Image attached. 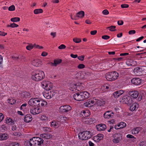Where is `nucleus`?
<instances>
[{"instance_id": "obj_1", "label": "nucleus", "mask_w": 146, "mask_h": 146, "mask_svg": "<svg viewBox=\"0 0 146 146\" xmlns=\"http://www.w3.org/2000/svg\"><path fill=\"white\" fill-rule=\"evenodd\" d=\"M89 97L90 94L86 91L78 92L73 96V98L75 100L79 101H83Z\"/></svg>"}, {"instance_id": "obj_2", "label": "nucleus", "mask_w": 146, "mask_h": 146, "mask_svg": "<svg viewBox=\"0 0 146 146\" xmlns=\"http://www.w3.org/2000/svg\"><path fill=\"white\" fill-rule=\"evenodd\" d=\"M43 141V139L41 138L35 137L30 139L27 144H29L30 146H42Z\"/></svg>"}, {"instance_id": "obj_3", "label": "nucleus", "mask_w": 146, "mask_h": 146, "mask_svg": "<svg viewBox=\"0 0 146 146\" xmlns=\"http://www.w3.org/2000/svg\"><path fill=\"white\" fill-rule=\"evenodd\" d=\"M44 77L45 74L44 72L40 71L36 73H33L32 74L31 78L34 80L39 81L42 80Z\"/></svg>"}, {"instance_id": "obj_4", "label": "nucleus", "mask_w": 146, "mask_h": 146, "mask_svg": "<svg viewBox=\"0 0 146 146\" xmlns=\"http://www.w3.org/2000/svg\"><path fill=\"white\" fill-rule=\"evenodd\" d=\"M92 136V133L89 131H85L80 132L78 134L79 138L82 140H86L90 138Z\"/></svg>"}, {"instance_id": "obj_5", "label": "nucleus", "mask_w": 146, "mask_h": 146, "mask_svg": "<svg viewBox=\"0 0 146 146\" xmlns=\"http://www.w3.org/2000/svg\"><path fill=\"white\" fill-rule=\"evenodd\" d=\"M118 77V73L115 71L108 72L106 75V78L110 81L115 80L117 79Z\"/></svg>"}, {"instance_id": "obj_6", "label": "nucleus", "mask_w": 146, "mask_h": 146, "mask_svg": "<svg viewBox=\"0 0 146 146\" xmlns=\"http://www.w3.org/2000/svg\"><path fill=\"white\" fill-rule=\"evenodd\" d=\"M133 72L137 76H140L146 73V66H143L135 68Z\"/></svg>"}, {"instance_id": "obj_7", "label": "nucleus", "mask_w": 146, "mask_h": 146, "mask_svg": "<svg viewBox=\"0 0 146 146\" xmlns=\"http://www.w3.org/2000/svg\"><path fill=\"white\" fill-rule=\"evenodd\" d=\"M41 85L42 87L45 89L46 91L51 90L53 87L52 84L48 81H43Z\"/></svg>"}, {"instance_id": "obj_8", "label": "nucleus", "mask_w": 146, "mask_h": 146, "mask_svg": "<svg viewBox=\"0 0 146 146\" xmlns=\"http://www.w3.org/2000/svg\"><path fill=\"white\" fill-rule=\"evenodd\" d=\"M71 109V107L69 105H64L60 106L59 109L60 113H65L68 112Z\"/></svg>"}, {"instance_id": "obj_9", "label": "nucleus", "mask_w": 146, "mask_h": 146, "mask_svg": "<svg viewBox=\"0 0 146 146\" xmlns=\"http://www.w3.org/2000/svg\"><path fill=\"white\" fill-rule=\"evenodd\" d=\"M122 135L120 133H115L113 135V139L112 140L113 143L115 144L119 143L122 140Z\"/></svg>"}, {"instance_id": "obj_10", "label": "nucleus", "mask_w": 146, "mask_h": 146, "mask_svg": "<svg viewBox=\"0 0 146 146\" xmlns=\"http://www.w3.org/2000/svg\"><path fill=\"white\" fill-rule=\"evenodd\" d=\"M39 99L37 98H31L29 101V104L31 106L38 107Z\"/></svg>"}, {"instance_id": "obj_11", "label": "nucleus", "mask_w": 146, "mask_h": 146, "mask_svg": "<svg viewBox=\"0 0 146 146\" xmlns=\"http://www.w3.org/2000/svg\"><path fill=\"white\" fill-rule=\"evenodd\" d=\"M55 94V93L53 91L52 92L51 90H46L44 92L43 96L46 98L50 99Z\"/></svg>"}, {"instance_id": "obj_12", "label": "nucleus", "mask_w": 146, "mask_h": 146, "mask_svg": "<svg viewBox=\"0 0 146 146\" xmlns=\"http://www.w3.org/2000/svg\"><path fill=\"white\" fill-rule=\"evenodd\" d=\"M42 111L41 109L38 107L33 106L30 110V112L33 115H36L39 114Z\"/></svg>"}, {"instance_id": "obj_13", "label": "nucleus", "mask_w": 146, "mask_h": 146, "mask_svg": "<svg viewBox=\"0 0 146 146\" xmlns=\"http://www.w3.org/2000/svg\"><path fill=\"white\" fill-rule=\"evenodd\" d=\"M114 115V113L111 111H108L104 113L103 116L105 119H110L113 117Z\"/></svg>"}, {"instance_id": "obj_14", "label": "nucleus", "mask_w": 146, "mask_h": 146, "mask_svg": "<svg viewBox=\"0 0 146 146\" xmlns=\"http://www.w3.org/2000/svg\"><path fill=\"white\" fill-rule=\"evenodd\" d=\"M122 101L123 104H129L130 105V104L132 103V99L131 98L127 96H124L122 98Z\"/></svg>"}, {"instance_id": "obj_15", "label": "nucleus", "mask_w": 146, "mask_h": 146, "mask_svg": "<svg viewBox=\"0 0 146 146\" xmlns=\"http://www.w3.org/2000/svg\"><path fill=\"white\" fill-rule=\"evenodd\" d=\"M84 15V12L81 11L78 13L76 15L74 16L73 17L72 15H70L71 19L73 20H76L78 19V17H80L81 18H82Z\"/></svg>"}, {"instance_id": "obj_16", "label": "nucleus", "mask_w": 146, "mask_h": 146, "mask_svg": "<svg viewBox=\"0 0 146 146\" xmlns=\"http://www.w3.org/2000/svg\"><path fill=\"white\" fill-rule=\"evenodd\" d=\"M124 92V91L122 90H117L113 93L112 96H113L115 98H117L122 95Z\"/></svg>"}, {"instance_id": "obj_17", "label": "nucleus", "mask_w": 146, "mask_h": 146, "mask_svg": "<svg viewBox=\"0 0 146 146\" xmlns=\"http://www.w3.org/2000/svg\"><path fill=\"white\" fill-rule=\"evenodd\" d=\"M131 83L135 85H139L141 83V80L138 78H133L131 80Z\"/></svg>"}, {"instance_id": "obj_18", "label": "nucleus", "mask_w": 146, "mask_h": 146, "mask_svg": "<svg viewBox=\"0 0 146 146\" xmlns=\"http://www.w3.org/2000/svg\"><path fill=\"white\" fill-rule=\"evenodd\" d=\"M128 94L133 99H134L138 97L139 95V93L137 91H133L129 92Z\"/></svg>"}, {"instance_id": "obj_19", "label": "nucleus", "mask_w": 146, "mask_h": 146, "mask_svg": "<svg viewBox=\"0 0 146 146\" xmlns=\"http://www.w3.org/2000/svg\"><path fill=\"white\" fill-rule=\"evenodd\" d=\"M41 61L39 59H36L32 61L31 64L34 66L38 67L41 65Z\"/></svg>"}, {"instance_id": "obj_20", "label": "nucleus", "mask_w": 146, "mask_h": 146, "mask_svg": "<svg viewBox=\"0 0 146 146\" xmlns=\"http://www.w3.org/2000/svg\"><path fill=\"white\" fill-rule=\"evenodd\" d=\"M130 105L131 106L129 108V110L132 111L136 110L138 108V104L137 103L135 102L132 104H130Z\"/></svg>"}, {"instance_id": "obj_21", "label": "nucleus", "mask_w": 146, "mask_h": 146, "mask_svg": "<svg viewBox=\"0 0 146 146\" xmlns=\"http://www.w3.org/2000/svg\"><path fill=\"white\" fill-rule=\"evenodd\" d=\"M33 119V117L31 115L27 114L25 116L24 118V121L26 123H29L31 122Z\"/></svg>"}, {"instance_id": "obj_22", "label": "nucleus", "mask_w": 146, "mask_h": 146, "mask_svg": "<svg viewBox=\"0 0 146 146\" xmlns=\"http://www.w3.org/2000/svg\"><path fill=\"white\" fill-rule=\"evenodd\" d=\"M106 125L104 124H100L96 126L97 129L98 131H104L106 129Z\"/></svg>"}, {"instance_id": "obj_23", "label": "nucleus", "mask_w": 146, "mask_h": 146, "mask_svg": "<svg viewBox=\"0 0 146 146\" xmlns=\"http://www.w3.org/2000/svg\"><path fill=\"white\" fill-rule=\"evenodd\" d=\"M21 97L22 98H29L31 97V94L29 92L25 91L21 93Z\"/></svg>"}, {"instance_id": "obj_24", "label": "nucleus", "mask_w": 146, "mask_h": 146, "mask_svg": "<svg viewBox=\"0 0 146 146\" xmlns=\"http://www.w3.org/2000/svg\"><path fill=\"white\" fill-rule=\"evenodd\" d=\"M62 61V60L61 59H55L54 60L53 63L50 62L49 64H50L52 66H56L57 65L61 63Z\"/></svg>"}, {"instance_id": "obj_25", "label": "nucleus", "mask_w": 146, "mask_h": 146, "mask_svg": "<svg viewBox=\"0 0 146 146\" xmlns=\"http://www.w3.org/2000/svg\"><path fill=\"white\" fill-rule=\"evenodd\" d=\"M47 104V102L42 99H39L38 107H39L46 106Z\"/></svg>"}, {"instance_id": "obj_26", "label": "nucleus", "mask_w": 146, "mask_h": 146, "mask_svg": "<svg viewBox=\"0 0 146 146\" xmlns=\"http://www.w3.org/2000/svg\"><path fill=\"white\" fill-rule=\"evenodd\" d=\"M104 138V135L102 134H98L97 135L94 137V139L95 141H98L101 140Z\"/></svg>"}, {"instance_id": "obj_27", "label": "nucleus", "mask_w": 146, "mask_h": 146, "mask_svg": "<svg viewBox=\"0 0 146 146\" xmlns=\"http://www.w3.org/2000/svg\"><path fill=\"white\" fill-rule=\"evenodd\" d=\"M9 137L8 135L5 133H0V140H5L7 139Z\"/></svg>"}, {"instance_id": "obj_28", "label": "nucleus", "mask_w": 146, "mask_h": 146, "mask_svg": "<svg viewBox=\"0 0 146 146\" xmlns=\"http://www.w3.org/2000/svg\"><path fill=\"white\" fill-rule=\"evenodd\" d=\"M79 86L77 85L76 84L74 85H72L70 87V89L71 91H75L76 90L79 91L78 90V88Z\"/></svg>"}, {"instance_id": "obj_29", "label": "nucleus", "mask_w": 146, "mask_h": 146, "mask_svg": "<svg viewBox=\"0 0 146 146\" xmlns=\"http://www.w3.org/2000/svg\"><path fill=\"white\" fill-rule=\"evenodd\" d=\"M41 119L42 120L50 121V116L49 115H43L41 116Z\"/></svg>"}, {"instance_id": "obj_30", "label": "nucleus", "mask_w": 146, "mask_h": 146, "mask_svg": "<svg viewBox=\"0 0 146 146\" xmlns=\"http://www.w3.org/2000/svg\"><path fill=\"white\" fill-rule=\"evenodd\" d=\"M80 115H82L83 117H87L90 114L87 110H83L81 111Z\"/></svg>"}, {"instance_id": "obj_31", "label": "nucleus", "mask_w": 146, "mask_h": 146, "mask_svg": "<svg viewBox=\"0 0 146 146\" xmlns=\"http://www.w3.org/2000/svg\"><path fill=\"white\" fill-rule=\"evenodd\" d=\"M40 137L46 139H48L51 138V136L50 134L44 133L41 134L40 135Z\"/></svg>"}, {"instance_id": "obj_32", "label": "nucleus", "mask_w": 146, "mask_h": 146, "mask_svg": "<svg viewBox=\"0 0 146 146\" xmlns=\"http://www.w3.org/2000/svg\"><path fill=\"white\" fill-rule=\"evenodd\" d=\"M6 123H10V125L14 124V121L10 117H7L5 119Z\"/></svg>"}, {"instance_id": "obj_33", "label": "nucleus", "mask_w": 146, "mask_h": 146, "mask_svg": "<svg viewBox=\"0 0 146 146\" xmlns=\"http://www.w3.org/2000/svg\"><path fill=\"white\" fill-rule=\"evenodd\" d=\"M139 131V128L138 127L134 128L131 130V133L133 134H136L138 133Z\"/></svg>"}, {"instance_id": "obj_34", "label": "nucleus", "mask_w": 146, "mask_h": 146, "mask_svg": "<svg viewBox=\"0 0 146 146\" xmlns=\"http://www.w3.org/2000/svg\"><path fill=\"white\" fill-rule=\"evenodd\" d=\"M42 12L43 10L41 9H35L34 11V13L36 14L42 13Z\"/></svg>"}, {"instance_id": "obj_35", "label": "nucleus", "mask_w": 146, "mask_h": 146, "mask_svg": "<svg viewBox=\"0 0 146 146\" xmlns=\"http://www.w3.org/2000/svg\"><path fill=\"white\" fill-rule=\"evenodd\" d=\"M20 19L18 17H15L11 19V21L13 22H17L19 21Z\"/></svg>"}, {"instance_id": "obj_36", "label": "nucleus", "mask_w": 146, "mask_h": 146, "mask_svg": "<svg viewBox=\"0 0 146 146\" xmlns=\"http://www.w3.org/2000/svg\"><path fill=\"white\" fill-rule=\"evenodd\" d=\"M119 124L120 126V128H121V129L125 127L126 126V124L123 122H121L119 123Z\"/></svg>"}, {"instance_id": "obj_37", "label": "nucleus", "mask_w": 146, "mask_h": 146, "mask_svg": "<svg viewBox=\"0 0 146 146\" xmlns=\"http://www.w3.org/2000/svg\"><path fill=\"white\" fill-rule=\"evenodd\" d=\"M19 143L17 142H13L10 144L9 146H19Z\"/></svg>"}, {"instance_id": "obj_38", "label": "nucleus", "mask_w": 146, "mask_h": 146, "mask_svg": "<svg viewBox=\"0 0 146 146\" xmlns=\"http://www.w3.org/2000/svg\"><path fill=\"white\" fill-rule=\"evenodd\" d=\"M21 134L20 132H15L13 133L12 135L15 136L16 137L18 138L21 135Z\"/></svg>"}, {"instance_id": "obj_39", "label": "nucleus", "mask_w": 146, "mask_h": 146, "mask_svg": "<svg viewBox=\"0 0 146 146\" xmlns=\"http://www.w3.org/2000/svg\"><path fill=\"white\" fill-rule=\"evenodd\" d=\"M116 27L115 26H111L107 27V29H109V30L111 31H113L115 30V28Z\"/></svg>"}, {"instance_id": "obj_40", "label": "nucleus", "mask_w": 146, "mask_h": 146, "mask_svg": "<svg viewBox=\"0 0 146 146\" xmlns=\"http://www.w3.org/2000/svg\"><path fill=\"white\" fill-rule=\"evenodd\" d=\"M97 104L98 106H103L105 104V102L104 101H102L101 100H98L97 102Z\"/></svg>"}, {"instance_id": "obj_41", "label": "nucleus", "mask_w": 146, "mask_h": 146, "mask_svg": "<svg viewBox=\"0 0 146 146\" xmlns=\"http://www.w3.org/2000/svg\"><path fill=\"white\" fill-rule=\"evenodd\" d=\"M19 25L15 23H13L12 24H11L10 25H7V27H11L12 28H14L15 27H18Z\"/></svg>"}, {"instance_id": "obj_42", "label": "nucleus", "mask_w": 146, "mask_h": 146, "mask_svg": "<svg viewBox=\"0 0 146 146\" xmlns=\"http://www.w3.org/2000/svg\"><path fill=\"white\" fill-rule=\"evenodd\" d=\"M18 127H17L16 125H13L12 127V130L13 131H17L18 130Z\"/></svg>"}, {"instance_id": "obj_43", "label": "nucleus", "mask_w": 146, "mask_h": 146, "mask_svg": "<svg viewBox=\"0 0 146 146\" xmlns=\"http://www.w3.org/2000/svg\"><path fill=\"white\" fill-rule=\"evenodd\" d=\"M103 87L104 89H106V90H105V91H108L110 90V88L108 86V84H104Z\"/></svg>"}, {"instance_id": "obj_44", "label": "nucleus", "mask_w": 146, "mask_h": 146, "mask_svg": "<svg viewBox=\"0 0 146 146\" xmlns=\"http://www.w3.org/2000/svg\"><path fill=\"white\" fill-rule=\"evenodd\" d=\"M51 125L52 126L54 127H57L58 125V123L55 121H52Z\"/></svg>"}, {"instance_id": "obj_45", "label": "nucleus", "mask_w": 146, "mask_h": 146, "mask_svg": "<svg viewBox=\"0 0 146 146\" xmlns=\"http://www.w3.org/2000/svg\"><path fill=\"white\" fill-rule=\"evenodd\" d=\"M131 64L130 65L131 66H135L137 64V62L135 60H131Z\"/></svg>"}, {"instance_id": "obj_46", "label": "nucleus", "mask_w": 146, "mask_h": 146, "mask_svg": "<svg viewBox=\"0 0 146 146\" xmlns=\"http://www.w3.org/2000/svg\"><path fill=\"white\" fill-rule=\"evenodd\" d=\"M26 49L28 50H30L33 48V46L32 44H30L26 46Z\"/></svg>"}, {"instance_id": "obj_47", "label": "nucleus", "mask_w": 146, "mask_h": 146, "mask_svg": "<svg viewBox=\"0 0 146 146\" xmlns=\"http://www.w3.org/2000/svg\"><path fill=\"white\" fill-rule=\"evenodd\" d=\"M15 6L13 5L10 6L8 8V10L9 11H13L15 10Z\"/></svg>"}, {"instance_id": "obj_48", "label": "nucleus", "mask_w": 146, "mask_h": 146, "mask_svg": "<svg viewBox=\"0 0 146 146\" xmlns=\"http://www.w3.org/2000/svg\"><path fill=\"white\" fill-rule=\"evenodd\" d=\"M73 41L76 43H78L80 42L81 40L80 38H74L73 39Z\"/></svg>"}, {"instance_id": "obj_49", "label": "nucleus", "mask_w": 146, "mask_h": 146, "mask_svg": "<svg viewBox=\"0 0 146 146\" xmlns=\"http://www.w3.org/2000/svg\"><path fill=\"white\" fill-rule=\"evenodd\" d=\"M27 104L26 103H25L23 104L20 107V109L21 110H23L24 109H25L26 106Z\"/></svg>"}, {"instance_id": "obj_50", "label": "nucleus", "mask_w": 146, "mask_h": 146, "mask_svg": "<svg viewBox=\"0 0 146 146\" xmlns=\"http://www.w3.org/2000/svg\"><path fill=\"white\" fill-rule=\"evenodd\" d=\"M85 65L82 64H79L77 66V68L79 69H82L85 68Z\"/></svg>"}, {"instance_id": "obj_51", "label": "nucleus", "mask_w": 146, "mask_h": 146, "mask_svg": "<svg viewBox=\"0 0 146 146\" xmlns=\"http://www.w3.org/2000/svg\"><path fill=\"white\" fill-rule=\"evenodd\" d=\"M33 47H35L36 48L38 49L42 48L43 47L42 46H40L38 45H36V44H34L33 45Z\"/></svg>"}, {"instance_id": "obj_52", "label": "nucleus", "mask_w": 146, "mask_h": 146, "mask_svg": "<svg viewBox=\"0 0 146 146\" xmlns=\"http://www.w3.org/2000/svg\"><path fill=\"white\" fill-rule=\"evenodd\" d=\"M89 103L90 105L91 104H92L91 106H92L93 105H94V101L92 100V99H89L88 100Z\"/></svg>"}, {"instance_id": "obj_53", "label": "nucleus", "mask_w": 146, "mask_h": 146, "mask_svg": "<svg viewBox=\"0 0 146 146\" xmlns=\"http://www.w3.org/2000/svg\"><path fill=\"white\" fill-rule=\"evenodd\" d=\"M110 38V36L108 35H104L102 36V38L105 40H107Z\"/></svg>"}, {"instance_id": "obj_54", "label": "nucleus", "mask_w": 146, "mask_h": 146, "mask_svg": "<svg viewBox=\"0 0 146 146\" xmlns=\"http://www.w3.org/2000/svg\"><path fill=\"white\" fill-rule=\"evenodd\" d=\"M4 118V116L3 114L1 113H0V122L2 121Z\"/></svg>"}, {"instance_id": "obj_55", "label": "nucleus", "mask_w": 146, "mask_h": 146, "mask_svg": "<svg viewBox=\"0 0 146 146\" xmlns=\"http://www.w3.org/2000/svg\"><path fill=\"white\" fill-rule=\"evenodd\" d=\"M121 7L122 8H128L129 5L127 4H122L121 5Z\"/></svg>"}, {"instance_id": "obj_56", "label": "nucleus", "mask_w": 146, "mask_h": 146, "mask_svg": "<svg viewBox=\"0 0 146 146\" xmlns=\"http://www.w3.org/2000/svg\"><path fill=\"white\" fill-rule=\"evenodd\" d=\"M102 13L104 15H107L109 13V12L107 9H105L102 11Z\"/></svg>"}, {"instance_id": "obj_57", "label": "nucleus", "mask_w": 146, "mask_h": 146, "mask_svg": "<svg viewBox=\"0 0 146 146\" xmlns=\"http://www.w3.org/2000/svg\"><path fill=\"white\" fill-rule=\"evenodd\" d=\"M84 55H81L79 56L78 57V58L79 60L81 61H83L84 60Z\"/></svg>"}, {"instance_id": "obj_58", "label": "nucleus", "mask_w": 146, "mask_h": 146, "mask_svg": "<svg viewBox=\"0 0 146 146\" xmlns=\"http://www.w3.org/2000/svg\"><path fill=\"white\" fill-rule=\"evenodd\" d=\"M66 46L63 44H61L60 46H58V48L59 49H64L66 48Z\"/></svg>"}, {"instance_id": "obj_59", "label": "nucleus", "mask_w": 146, "mask_h": 146, "mask_svg": "<svg viewBox=\"0 0 146 146\" xmlns=\"http://www.w3.org/2000/svg\"><path fill=\"white\" fill-rule=\"evenodd\" d=\"M126 137L129 138L131 139V138H134L135 139H136L134 136L131 134H128L127 135Z\"/></svg>"}, {"instance_id": "obj_60", "label": "nucleus", "mask_w": 146, "mask_h": 146, "mask_svg": "<svg viewBox=\"0 0 146 146\" xmlns=\"http://www.w3.org/2000/svg\"><path fill=\"white\" fill-rule=\"evenodd\" d=\"M84 106H85L87 107H91V105L90 104L88 101L87 102H85L84 104Z\"/></svg>"}, {"instance_id": "obj_61", "label": "nucleus", "mask_w": 146, "mask_h": 146, "mask_svg": "<svg viewBox=\"0 0 146 146\" xmlns=\"http://www.w3.org/2000/svg\"><path fill=\"white\" fill-rule=\"evenodd\" d=\"M3 62V57L1 55H0V66H1Z\"/></svg>"}, {"instance_id": "obj_62", "label": "nucleus", "mask_w": 146, "mask_h": 146, "mask_svg": "<svg viewBox=\"0 0 146 146\" xmlns=\"http://www.w3.org/2000/svg\"><path fill=\"white\" fill-rule=\"evenodd\" d=\"M136 31L135 30H130L129 31L128 33L129 35H132L135 33Z\"/></svg>"}, {"instance_id": "obj_63", "label": "nucleus", "mask_w": 146, "mask_h": 146, "mask_svg": "<svg viewBox=\"0 0 146 146\" xmlns=\"http://www.w3.org/2000/svg\"><path fill=\"white\" fill-rule=\"evenodd\" d=\"M123 22L122 20L118 21H117V24L119 25H121L123 24Z\"/></svg>"}, {"instance_id": "obj_64", "label": "nucleus", "mask_w": 146, "mask_h": 146, "mask_svg": "<svg viewBox=\"0 0 146 146\" xmlns=\"http://www.w3.org/2000/svg\"><path fill=\"white\" fill-rule=\"evenodd\" d=\"M140 146H146V143L144 142H141L139 144Z\"/></svg>"}]
</instances>
